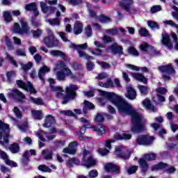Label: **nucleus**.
Instances as JSON below:
<instances>
[{
    "label": "nucleus",
    "mask_w": 178,
    "mask_h": 178,
    "mask_svg": "<svg viewBox=\"0 0 178 178\" xmlns=\"http://www.w3.org/2000/svg\"><path fill=\"white\" fill-rule=\"evenodd\" d=\"M108 75L106 72H101L96 76L97 80H104V79H108Z\"/></svg>",
    "instance_id": "052dcab7"
},
{
    "label": "nucleus",
    "mask_w": 178,
    "mask_h": 178,
    "mask_svg": "<svg viewBox=\"0 0 178 178\" xmlns=\"http://www.w3.org/2000/svg\"><path fill=\"white\" fill-rule=\"evenodd\" d=\"M52 154L51 149H45L42 151V155L44 161H51L52 159Z\"/></svg>",
    "instance_id": "7c9ffc66"
},
{
    "label": "nucleus",
    "mask_w": 178,
    "mask_h": 178,
    "mask_svg": "<svg viewBox=\"0 0 178 178\" xmlns=\"http://www.w3.org/2000/svg\"><path fill=\"white\" fill-rule=\"evenodd\" d=\"M147 25L152 30H155V29H159V25L158 23L154 22V21H147Z\"/></svg>",
    "instance_id": "09e8293b"
},
{
    "label": "nucleus",
    "mask_w": 178,
    "mask_h": 178,
    "mask_svg": "<svg viewBox=\"0 0 178 178\" xmlns=\"http://www.w3.org/2000/svg\"><path fill=\"white\" fill-rule=\"evenodd\" d=\"M21 67L24 72H27V70H30L33 67V63L29 62L26 64L21 63Z\"/></svg>",
    "instance_id": "de8ad7c7"
},
{
    "label": "nucleus",
    "mask_w": 178,
    "mask_h": 178,
    "mask_svg": "<svg viewBox=\"0 0 178 178\" xmlns=\"http://www.w3.org/2000/svg\"><path fill=\"white\" fill-rule=\"evenodd\" d=\"M138 167L136 165H132L127 169L128 175H133L135 172H137Z\"/></svg>",
    "instance_id": "338daca9"
},
{
    "label": "nucleus",
    "mask_w": 178,
    "mask_h": 178,
    "mask_svg": "<svg viewBox=\"0 0 178 178\" xmlns=\"http://www.w3.org/2000/svg\"><path fill=\"white\" fill-rule=\"evenodd\" d=\"M47 33L49 36L44 38L42 42L45 44L47 48H54V47H58V39L55 38L54 33H52V31L47 29Z\"/></svg>",
    "instance_id": "9d476101"
},
{
    "label": "nucleus",
    "mask_w": 178,
    "mask_h": 178,
    "mask_svg": "<svg viewBox=\"0 0 178 178\" xmlns=\"http://www.w3.org/2000/svg\"><path fill=\"white\" fill-rule=\"evenodd\" d=\"M9 97L11 98H14L15 99H17L20 102H23V99L26 97L23 93H22L17 89H13L12 92L8 93Z\"/></svg>",
    "instance_id": "a211bd4d"
},
{
    "label": "nucleus",
    "mask_w": 178,
    "mask_h": 178,
    "mask_svg": "<svg viewBox=\"0 0 178 178\" xmlns=\"http://www.w3.org/2000/svg\"><path fill=\"white\" fill-rule=\"evenodd\" d=\"M6 165L8 166H10V168H17V163L15 162L14 161L7 159L5 161Z\"/></svg>",
    "instance_id": "680f3d73"
},
{
    "label": "nucleus",
    "mask_w": 178,
    "mask_h": 178,
    "mask_svg": "<svg viewBox=\"0 0 178 178\" xmlns=\"http://www.w3.org/2000/svg\"><path fill=\"white\" fill-rule=\"evenodd\" d=\"M131 76L135 80L140 81V83H143V84H147V83H148V79L141 73H132Z\"/></svg>",
    "instance_id": "a878e982"
},
{
    "label": "nucleus",
    "mask_w": 178,
    "mask_h": 178,
    "mask_svg": "<svg viewBox=\"0 0 178 178\" xmlns=\"http://www.w3.org/2000/svg\"><path fill=\"white\" fill-rule=\"evenodd\" d=\"M31 155H35V150L31 149L30 151L25 152L22 159V163H27L29 162V158L31 156Z\"/></svg>",
    "instance_id": "2f4dec72"
},
{
    "label": "nucleus",
    "mask_w": 178,
    "mask_h": 178,
    "mask_svg": "<svg viewBox=\"0 0 178 178\" xmlns=\"http://www.w3.org/2000/svg\"><path fill=\"white\" fill-rule=\"evenodd\" d=\"M97 92L101 97H103L96 99L97 102L102 106L106 105L109 101L118 108L120 113L131 116V120L133 124L131 129L132 133H141L144 130V124L146 122L145 119L143 118V115L140 113L137 112V109L134 106L129 104L124 99H122L120 95L115 93L99 89H97Z\"/></svg>",
    "instance_id": "f257e3e1"
},
{
    "label": "nucleus",
    "mask_w": 178,
    "mask_h": 178,
    "mask_svg": "<svg viewBox=\"0 0 178 178\" xmlns=\"http://www.w3.org/2000/svg\"><path fill=\"white\" fill-rule=\"evenodd\" d=\"M138 163L143 170V172H147L148 169V164H147V161L144 159H140L138 161Z\"/></svg>",
    "instance_id": "79ce46f5"
},
{
    "label": "nucleus",
    "mask_w": 178,
    "mask_h": 178,
    "mask_svg": "<svg viewBox=\"0 0 178 178\" xmlns=\"http://www.w3.org/2000/svg\"><path fill=\"white\" fill-rule=\"evenodd\" d=\"M0 145L4 148H8L9 144V133L10 129L9 125L0 121Z\"/></svg>",
    "instance_id": "20e7f679"
},
{
    "label": "nucleus",
    "mask_w": 178,
    "mask_h": 178,
    "mask_svg": "<svg viewBox=\"0 0 178 178\" xmlns=\"http://www.w3.org/2000/svg\"><path fill=\"white\" fill-rule=\"evenodd\" d=\"M131 138V134H127V133L116 134L114 136V139L106 141L105 145L106 148H108V149H111V148H112L111 145L113 144V143H115V140H130Z\"/></svg>",
    "instance_id": "f8f14e48"
},
{
    "label": "nucleus",
    "mask_w": 178,
    "mask_h": 178,
    "mask_svg": "<svg viewBox=\"0 0 178 178\" xmlns=\"http://www.w3.org/2000/svg\"><path fill=\"white\" fill-rule=\"evenodd\" d=\"M109 49L111 51L112 54H119L120 55H123V48L122 46L118 45L116 43L113 44Z\"/></svg>",
    "instance_id": "c85d7f7f"
},
{
    "label": "nucleus",
    "mask_w": 178,
    "mask_h": 178,
    "mask_svg": "<svg viewBox=\"0 0 178 178\" xmlns=\"http://www.w3.org/2000/svg\"><path fill=\"white\" fill-rule=\"evenodd\" d=\"M29 102H32V104H35V105H44V102L40 98H34L31 97L29 98Z\"/></svg>",
    "instance_id": "c03bdc74"
},
{
    "label": "nucleus",
    "mask_w": 178,
    "mask_h": 178,
    "mask_svg": "<svg viewBox=\"0 0 178 178\" xmlns=\"http://www.w3.org/2000/svg\"><path fill=\"white\" fill-rule=\"evenodd\" d=\"M163 23L165 24V26H170L171 27H175V29H178L177 24L175 23V22L172 20L163 21Z\"/></svg>",
    "instance_id": "4d7b16f0"
},
{
    "label": "nucleus",
    "mask_w": 178,
    "mask_h": 178,
    "mask_svg": "<svg viewBox=\"0 0 178 178\" xmlns=\"http://www.w3.org/2000/svg\"><path fill=\"white\" fill-rule=\"evenodd\" d=\"M172 9L175 10V12L172 13V17L178 21V8L176 6H172Z\"/></svg>",
    "instance_id": "69168bd1"
},
{
    "label": "nucleus",
    "mask_w": 178,
    "mask_h": 178,
    "mask_svg": "<svg viewBox=\"0 0 178 178\" xmlns=\"http://www.w3.org/2000/svg\"><path fill=\"white\" fill-rule=\"evenodd\" d=\"M79 145L77 141L72 142L69 144V147L64 148L63 152L64 154H70V155H74L76 154V147Z\"/></svg>",
    "instance_id": "6ab92c4d"
},
{
    "label": "nucleus",
    "mask_w": 178,
    "mask_h": 178,
    "mask_svg": "<svg viewBox=\"0 0 178 178\" xmlns=\"http://www.w3.org/2000/svg\"><path fill=\"white\" fill-rule=\"evenodd\" d=\"M86 168H91V166H95L97 165V160L92 158L91 152L85 149L83 153L82 162L81 163Z\"/></svg>",
    "instance_id": "39448f33"
},
{
    "label": "nucleus",
    "mask_w": 178,
    "mask_h": 178,
    "mask_svg": "<svg viewBox=\"0 0 178 178\" xmlns=\"http://www.w3.org/2000/svg\"><path fill=\"white\" fill-rule=\"evenodd\" d=\"M55 123H56L55 118L51 115H48L44 119L43 127L47 128L52 127V126L55 125Z\"/></svg>",
    "instance_id": "4be33fe9"
},
{
    "label": "nucleus",
    "mask_w": 178,
    "mask_h": 178,
    "mask_svg": "<svg viewBox=\"0 0 178 178\" xmlns=\"http://www.w3.org/2000/svg\"><path fill=\"white\" fill-rule=\"evenodd\" d=\"M88 47V44L87 43L83 44H72L70 45V48L72 49H76L77 50V52L79 54V56L80 58H84V59H86L87 60H92L94 58L87 54H86L84 51H81V49H87Z\"/></svg>",
    "instance_id": "0eeeda50"
},
{
    "label": "nucleus",
    "mask_w": 178,
    "mask_h": 178,
    "mask_svg": "<svg viewBox=\"0 0 178 178\" xmlns=\"http://www.w3.org/2000/svg\"><path fill=\"white\" fill-rule=\"evenodd\" d=\"M119 5L125 10H130V8L133 5V0H121L119 1Z\"/></svg>",
    "instance_id": "cd10ccee"
},
{
    "label": "nucleus",
    "mask_w": 178,
    "mask_h": 178,
    "mask_svg": "<svg viewBox=\"0 0 178 178\" xmlns=\"http://www.w3.org/2000/svg\"><path fill=\"white\" fill-rule=\"evenodd\" d=\"M125 67H127V69L130 70H135L136 72H140H140H143V73H148L149 72V70L145 67H140L131 64H125Z\"/></svg>",
    "instance_id": "b1692460"
},
{
    "label": "nucleus",
    "mask_w": 178,
    "mask_h": 178,
    "mask_svg": "<svg viewBox=\"0 0 178 178\" xmlns=\"http://www.w3.org/2000/svg\"><path fill=\"white\" fill-rule=\"evenodd\" d=\"M49 83L50 84V88L52 92L57 97V98H63L64 100L63 101V104H67V101L69 99H73L74 98V95H76V90H79V86L76 85H70L68 87L66 88V93L67 97L63 96V88L59 86H54L55 84V79H49Z\"/></svg>",
    "instance_id": "7ed1b4c3"
},
{
    "label": "nucleus",
    "mask_w": 178,
    "mask_h": 178,
    "mask_svg": "<svg viewBox=\"0 0 178 178\" xmlns=\"http://www.w3.org/2000/svg\"><path fill=\"white\" fill-rule=\"evenodd\" d=\"M93 131H96L99 136L104 134L106 131L105 127L102 125H97L92 127Z\"/></svg>",
    "instance_id": "58836bf2"
},
{
    "label": "nucleus",
    "mask_w": 178,
    "mask_h": 178,
    "mask_svg": "<svg viewBox=\"0 0 178 178\" xmlns=\"http://www.w3.org/2000/svg\"><path fill=\"white\" fill-rule=\"evenodd\" d=\"M3 17L6 23H10V22H12V20H13V18L12 17V11L10 10L4 11L3 13Z\"/></svg>",
    "instance_id": "e433bc0d"
},
{
    "label": "nucleus",
    "mask_w": 178,
    "mask_h": 178,
    "mask_svg": "<svg viewBox=\"0 0 178 178\" xmlns=\"http://www.w3.org/2000/svg\"><path fill=\"white\" fill-rule=\"evenodd\" d=\"M19 23L22 28L18 23H15L13 31L14 33H17L18 34H26V35H30V28L27 26V22H26L24 19H20Z\"/></svg>",
    "instance_id": "423d86ee"
},
{
    "label": "nucleus",
    "mask_w": 178,
    "mask_h": 178,
    "mask_svg": "<svg viewBox=\"0 0 178 178\" xmlns=\"http://www.w3.org/2000/svg\"><path fill=\"white\" fill-rule=\"evenodd\" d=\"M138 88L143 95H147L148 94V87L143 85H138Z\"/></svg>",
    "instance_id": "49530a36"
},
{
    "label": "nucleus",
    "mask_w": 178,
    "mask_h": 178,
    "mask_svg": "<svg viewBox=\"0 0 178 178\" xmlns=\"http://www.w3.org/2000/svg\"><path fill=\"white\" fill-rule=\"evenodd\" d=\"M104 170L106 172H113V173H120V167L116 165L114 163H109L104 165Z\"/></svg>",
    "instance_id": "aec40b11"
},
{
    "label": "nucleus",
    "mask_w": 178,
    "mask_h": 178,
    "mask_svg": "<svg viewBox=\"0 0 178 178\" xmlns=\"http://www.w3.org/2000/svg\"><path fill=\"white\" fill-rule=\"evenodd\" d=\"M38 169L41 172H47V173H51V168H49L48 166H47L45 165H39Z\"/></svg>",
    "instance_id": "5fc2aeb1"
},
{
    "label": "nucleus",
    "mask_w": 178,
    "mask_h": 178,
    "mask_svg": "<svg viewBox=\"0 0 178 178\" xmlns=\"http://www.w3.org/2000/svg\"><path fill=\"white\" fill-rule=\"evenodd\" d=\"M86 129H90V127H83L81 128L79 131H77V136H79V140H84V138L81 136V135L84 134L86 133Z\"/></svg>",
    "instance_id": "3c124183"
},
{
    "label": "nucleus",
    "mask_w": 178,
    "mask_h": 178,
    "mask_svg": "<svg viewBox=\"0 0 178 178\" xmlns=\"http://www.w3.org/2000/svg\"><path fill=\"white\" fill-rule=\"evenodd\" d=\"M50 55L51 56H60L62 59H66V54L59 50H53L50 51Z\"/></svg>",
    "instance_id": "ea45409f"
},
{
    "label": "nucleus",
    "mask_w": 178,
    "mask_h": 178,
    "mask_svg": "<svg viewBox=\"0 0 178 178\" xmlns=\"http://www.w3.org/2000/svg\"><path fill=\"white\" fill-rule=\"evenodd\" d=\"M6 77L8 81L10 82L13 80V79H15V77H16V74L15 73V72H8L6 74Z\"/></svg>",
    "instance_id": "6e6d98bb"
},
{
    "label": "nucleus",
    "mask_w": 178,
    "mask_h": 178,
    "mask_svg": "<svg viewBox=\"0 0 178 178\" xmlns=\"http://www.w3.org/2000/svg\"><path fill=\"white\" fill-rule=\"evenodd\" d=\"M51 72V68L48 67L47 65H44L42 67L38 72V77L42 83H44V76H45V74L49 73Z\"/></svg>",
    "instance_id": "393cba45"
},
{
    "label": "nucleus",
    "mask_w": 178,
    "mask_h": 178,
    "mask_svg": "<svg viewBox=\"0 0 178 178\" xmlns=\"http://www.w3.org/2000/svg\"><path fill=\"white\" fill-rule=\"evenodd\" d=\"M36 136L40 138L41 141H45V137L48 138V140H54L56 136L55 135H47V133L43 131L42 130H39L36 133Z\"/></svg>",
    "instance_id": "5701e85b"
},
{
    "label": "nucleus",
    "mask_w": 178,
    "mask_h": 178,
    "mask_svg": "<svg viewBox=\"0 0 178 178\" xmlns=\"http://www.w3.org/2000/svg\"><path fill=\"white\" fill-rule=\"evenodd\" d=\"M161 44L166 47L168 49H172L173 48V43L170 40V35L166 32H163L161 34Z\"/></svg>",
    "instance_id": "2eb2a0df"
},
{
    "label": "nucleus",
    "mask_w": 178,
    "mask_h": 178,
    "mask_svg": "<svg viewBox=\"0 0 178 178\" xmlns=\"http://www.w3.org/2000/svg\"><path fill=\"white\" fill-rule=\"evenodd\" d=\"M57 3L58 0H46L45 2L41 1L40 8L42 9V12H43V13H45L46 15H51V13L55 12V8L54 6L48 7V6H47V3H49V5H56Z\"/></svg>",
    "instance_id": "9b49d317"
},
{
    "label": "nucleus",
    "mask_w": 178,
    "mask_h": 178,
    "mask_svg": "<svg viewBox=\"0 0 178 178\" xmlns=\"http://www.w3.org/2000/svg\"><path fill=\"white\" fill-rule=\"evenodd\" d=\"M73 69L75 71H72L66 66V63L64 61H58L54 67V72L56 74V77L58 80L62 81L66 79V76L71 78L72 80H81L83 79V72L80 70L79 65L74 64Z\"/></svg>",
    "instance_id": "f03ea898"
},
{
    "label": "nucleus",
    "mask_w": 178,
    "mask_h": 178,
    "mask_svg": "<svg viewBox=\"0 0 178 178\" xmlns=\"http://www.w3.org/2000/svg\"><path fill=\"white\" fill-rule=\"evenodd\" d=\"M95 106H94V104L85 100L83 102V113H87V111H89L90 109H94Z\"/></svg>",
    "instance_id": "c9c22d12"
},
{
    "label": "nucleus",
    "mask_w": 178,
    "mask_h": 178,
    "mask_svg": "<svg viewBox=\"0 0 178 178\" xmlns=\"http://www.w3.org/2000/svg\"><path fill=\"white\" fill-rule=\"evenodd\" d=\"M139 34L142 37H148V31L145 28H140L139 29Z\"/></svg>",
    "instance_id": "774afa93"
},
{
    "label": "nucleus",
    "mask_w": 178,
    "mask_h": 178,
    "mask_svg": "<svg viewBox=\"0 0 178 178\" xmlns=\"http://www.w3.org/2000/svg\"><path fill=\"white\" fill-rule=\"evenodd\" d=\"M6 59H8V60H10L12 65H13L15 67H17V63H16V60L13 59V57H12L8 53L6 54Z\"/></svg>",
    "instance_id": "bf43d9fd"
},
{
    "label": "nucleus",
    "mask_w": 178,
    "mask_h": 178,
    "mask_svg": "<svg viewBox=\"0 0 178 178\" xmlns=\"http://www.w3.org/2000/svg\"><path fill=\"white\" fill-rule=\"evenodd\" d=\"M114 154L116 158L124 160L129 159V158H130V155H131L127 147L124 146L115 147Z\"/></svg>",
    "instance_id": "6e6552de"
},
{
    "label": "nucleus",
    "mask_w": 178,
    "mask_h": 178,
    "mask_svg": "<svg viewBox=\"0 0 178 178\" xmlns=\"http://www.w3.org/2000/svg\"><path fill=\"white\" fill-rule=\"evenodd\" d=\"M140 49L142 52H149V51H155L153 47L149 46L148 43L143 42L140 45Z\"/></svg>",
    "instance_id": "f704fd0d"
},
{
    "label": "nucleus",
    "mask_w": 178,
    "mask_h": 178,
    "mask_svg": "<svg viewBox=\"0 0 178 178\" xmlns=\"http://www.w3.org/2000/svg\"><path fill=\"white\" fill-rule=\"evenodd\" d=\"M159 169H165L167 173H175V172L176 171L175 167H168V164L163 163H160L157 165H154L152 168V170H159Z\"/></svg>",
    "instance_id": "dca6fc26"
},
{
    "label": "nucleus",
    "mask_w": 178,
    "mask_h": 178,
    "mask_svg": "<svg viewBox=\"0 0 178 178\" xmlns=\"http://www.w3.org/2000/svg\"><path fill=\"white\" fill-rule=\"evenodd\" d=\"M99 86L100 87H104V88H109L111 87H120V81H119V79H115L114 80V83L112 82V80L108 79L106 83L99 81Z\"/></svg>",
    "instance_id": "f3484780"
},
{
    "label": "nucleus",
    "mask_w": 178,
    "mask_h": 178,
    "mask_svg": "<svg viewBox=\"0 0 178 178\" xmlns=\"http://www.w3.org/2000/svg\"><path fill=\"white\" fill-rule=\"evenodd\" d=\"M68 163L71 166H73V165H80V161L76 158H71L68 160Z\"/></svg>",
    "instance_id": "13d9d810"
},
{
    "label": "nucleus",
    "mask_w": 178,
    "mask_h": 178,
    "mask_svg": "<svg viewBox=\"0 0 178 178\" xmlns=\"http://www.w3.org/2000/svg\"><path fill=\"white\" fill-rule=\"evenodd\" d=\"M89 14L91 17H95L96 20H98V22H101L102 23H109V22H111V18L104 15H100L97 17L95 13L91 10H89Z\"/></svg>",
    "instance_id": "412c9836"
},
{
    "label": "nucleus",
    "mask_w": 178,
    "mask_h": 178,
    "mask_svg": "<svg viewBox=\"0 0 178 178\" xmlns=\"http://www.w3.org/2000/svg\"><path fill=\"white\" fill-rule=\"evenodd\" d=\"M156 158V154H155L154 153H151V154L145 155V159H146V161H154L155 160Z\"/></svg>",
    "instance_id": "e2e57ef3"
},
{
    "label": "nucleus",
    "mask_w": 178,
    "mask_h": 178,
    "mask_svg": "<svg viewBox=\"0 0 178 178\" xmlns=\"http://www.w3.org/2000/svg\"><path fill=\"white\" fill-rule=\"evenodd\" d=\"M143 105L145 108V109H148L152 112H154L155 111V108L152 104H151V102L148 99H146L143 102Z\"/></svg>",
    "instance_id": "a19ab883"
},
{
    "label": "nucleus",
    "mask_w": 178,
    "mask_h": 178,
    "mask_svg": "<svg viewBox=\"0 0 178 178\" xmlns=\"http://www.w3.org/2000/svg\"><path fill=\"white\" fill-rule=\"evenodd\" d=\"M108 35H117V34H120V33H125L126 31L123 28H115L112 29H108L106 31Z\"/></svg>",
    "instance_id": "c756f323"
},
{
    "label": "nucleus",
    "mask_w": 178,
    "mask_h": 178,
    "mask_svg": "<svg viewBox=\"0 0 178 178\" xmlns=\"http://www.w3.org/2000/svg\"><path fill=\"white\" fill-rule=\"evenodd\" d=\"M136 143L138 145H145V144H149V142H145V135H143L136 139Z\"/></svg>",
    "instance_id": "a18cd8bd"
},
{
    "label": "nucleus",
    "mask_w": 178,
    "mask_h": 178,
    "mask_svg": "<svg viewBox=\"0 0 178 178\" xmlns=\"http://www.w3.org/2000/svg\"><path fill=\"white\" fill-rule=\"evenodd\" d=\"M9 149L12 154H17L20 151V146L17 143H14L10 145Z\"/></svg>",
    "instance_id": "37998d69"
},
{
    "label": "nucleus",
    "mask_w": 178,
    "mask_h": 178,
    "mask_svg": "<svg viewBox=\"0 0 178 178\" xmlns=\"http://www.w3.org/2000/svg\"><path fill=\"white\" fill-rule=\"evenodd\" d=\"M74 33L76 35H79V34H81L83 33V24L80 22H76L74 26Z\"/></svg>",
    "instance_id": "473e14b6"
},
{
    "label": "nucleus",
    "mask_w": 178,
    "mask_h": 178,
    "mask_svg": "<svg viewBox=\"0 0 178 178\" xmlns=\"http://www.w3.org/2000/svg\"><path fill=\"white\" fill-rule=\"evenodd\" d=\"M89 52H91L92 55H95V56H104L102 51L99 49L89 50Z\"/></svg>",
    "instance_id": "8fccbe9b"
},
{
    "label": "nucleus",
    "mask_w": 178,
    "mask_h": 178,
    "mask_svg": "<svg viewBox=\"0 0 178 178\" xmlns=\"http://www.w3.org/2000/svg\"><path fill=\"white\" fill-rule=\"evenodd\" d=\"M127 94L126 97L128 98L129 99H134L136 98V97H137V92H136V90H134V88H133V87H131V86H129L128 87H127Z\"/></svg>",
    "instance_id": "bb28decb"
},
{
    "label": "nucleus",
    "mask_w": 178,
    "mask_h": 178,
    "mask_svg": "<svg viewBox=\"0 0 178 178\" xmlns=\"http://www.w3.org/2000/svg\"><path fill=\"white\" fill-rule=\"evenodd\" d=\"M36 8H37V5L35 4V3L26 4L25 6L26 10H35Z\"/></svg>",
    "instance_id": "0e129e2a"
},
{
    "label": "nucleus",
    "mask_w": 178,
    "mask_h": 178,
    "mask_svg": "<svg viewBox=\"0 0 178 178\" xmlns=\"http://www.w3.org/2000/svg\"><path fill=\"white\" fill-rule=\"evenodd\" d=\"M17 85L20 88H22V90H24V91H27L31 94H35L37 92V91H35V89L33 87L31 83L29 81L26 83H24L22 81H17Z\"/></svg>",
    "instance_id": "4468645a"
},
{
    "label": "nucleus",
    "mask_w": 178,
    "mask_h": 178,
    "mask_svg": "<svg viewBox=\"0 0 178 178\" xmlns=\"http://www.w3.org/2000/svg\"><path fill=\"white\" fill-rule=\"evenodd\" d=\"M156 97L153 98V101L154 102H165V97H163V95H165V94H166V92H168V89H166L165 88H157L156 89Z\"/></svg>",
    "instance_id": "ddd939ff"
},
{
    "label": "nucleus",
    "mask_w": 178,
    "mask_h": 178,
    "mask_svg": "<svg viewBox=\"0 0 178 178\" xmlns=\"http://www.w3.org/2000/svg\"><path fill=\"white\" fill-rule=\"evenodd\" d=\"M32 116L35 120H41L44 116L42 115V111L40 110H32Z\"/></svg>",
    "instance_id": "4c0bfd02"
},
{
    "label": "nucleus",
    "mask_w": 178,
    "mask_h": 178,
    "mask_svg": "<svg viewBox=\"0 0 178 178\" xmlns=\"http://www.w3.org/2000/svg\"><path fill=\"white\" fill-rule=\"evenodd\" d=\"M79 122L84 127H91V125H90V120H87L86 118H81L79 119Z\"/></svg>",
    "instance_id": "864d4df0"
},
{
    "label": "nucleus",
    "mask_w": 178,
    "mask_h": 178,
    "mask_svg": "<svg viewBox=\"0 0 178 178\" xmlns=\"http://www.w3.org/2000/svg\"><path fill=\"white\" fill-rule=\"evenodd\" d=\"M105 118L108 119H112V116L106 114L105 113H100L96 115L95 118V122H104Z\"/></svg>",
    "instance_id": "72a5a7b5"
},
{
    "label": "nucleus",
    "mask_w": 178,
    "mask_h": 178,
    "mask_svg": "<svg viewBox=\"0 0 178 178\" xmlns=\"http://www.w3.org/2000/svg\"><path fill=\"white\" fill-rule=\"evenodd\" d=\"M159 70L163 73L162 79H164L165 81H169L170 74H175V69H173V67L170 64L159 67Z\"/></svg>",
    "instance_id": "1a4fd4ad"
},
{
    "label": "nucleus",
    "mask_w": 178,
    "mask_h": 178,
    "mask_svg": "<svg viewBox=\"0 0 178 178\" xmlns=\"http://www.w3.org/2000/svg\"><path fill=\"white\" fill-rule=\"evenodd\" d=\"M47 22L50 26H59L60 24V20L59 19H48Z\"/></svg>",
    "instance_id": "603ef678"
}]
</instances>
